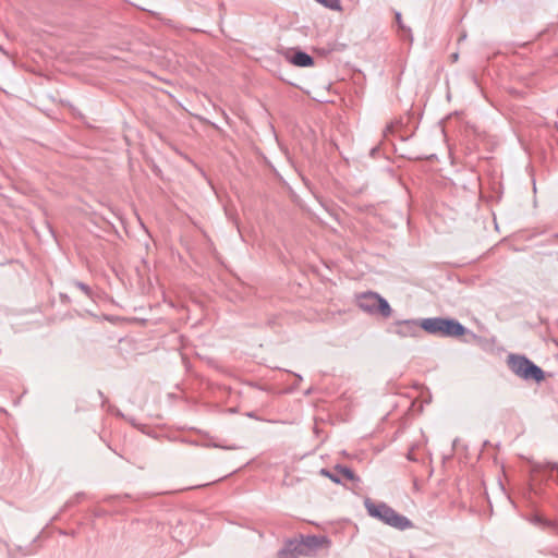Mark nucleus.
Masks as SVG:
<instances>
[{
	"label": "nucleus",
	"mask_w": 558,
	"mask_h": 558,
	"mask_svg": "<svg viewBox=\"0 0 558 558\" xmlns=\"http://www.w3.org/2000/svg\"><path fill=\"white\" fill-rule=\"evenodd\" d=\"M365 508L367 509V512L371 517L376 518L390 526L400 530L411 527V522L409 519L398 514L392 508H390L386 504H375L369 499H366Z\"/></svg>",
	"instance_id": "1"
},
{
	"label": "nucleus",
	"mask_w": 558,
	"mask_h": 558,
	"mask_svg": "<svg viewBox=\"0 0 558 558\" xmlns=\"http://www.w3.org/2000/svg\"><path fill=\"white\" fill-rule=\"evenodd\" d=\"M339 472L348 480L350 481H354L355 480V475L354 473L348 469V468H338Z\"/></svg>",
	"instance_id": "10"
},
{
	"label": "nucleus",
	"mask_w": 558,
	"mask_h": 558,
	"mask_svg": "<svg viewBox=\"0 0 558 558\" xmlns=\"http://www.w3.org/2000/svg\"><path fill=\"white\" fill-rule=\"evenodd\" d=\"M278 555L280 558H298L307 556V551L304 549L302 541H289Z\"/></svg>",
	"instance_id": "5"
},
{
	"label": "nucleus",
	"mask_w": 558,
	"mask_h": 558,
	"mask_svg": "<svg viewBox=\"0 0 558 558\" xmlns=\"http://www.w3.org/2000/svg\"><path fill=\"white\" fill-rule=\"evenodd\" d=\"M77 287L83 290L84 292H88V288L84 283H77Z\"/></svg>",
	"instance_id": "14"
},
{
	"label": "nucleus",
	"mask_w": 558,
	"mask_h": 558,
	"mask_svg": "<svg viewBox=\"0 0 558 558\" xmlns=\"http://www.w3.org/2000/svg\"><path fill=\"white\" fill-rule=\"evenodd\" d=\"M301 541L304 544V549L307 551V556H310L313 550H315L324 545L325 546L328 545V541L325 537L308 536Z\"/></svg>",
	"instance_id": "8"
},
{
	"label": "nucleus",
	"mask_w": 558,
	"mask_h": 558,
	"mask_svg": "<svg viewBox=\"0 0 558 558\" xmlns=\"http://www.w3.org/2000/svg\"><path fill=\"white\" fill-rule=\"evenodd\" d=\"M359 307L369 314H378L385 318L391 315V307L379 294L366 292L357 298Z\"/></svg>",
	"instance_id": "4"
},
{
	"label": "nucleus",
	"mask_w": 558,
	"mask_h": 558,
	"mask_svg": "<svg viewBox=\"0 0 558 558\" xmlns=\"http://www.w3.org/2000/svg\"><path fill=\"white\" fill-rule=\"evenodd\" d=\"M510 369L524 379L541 381L544 379V372L524 356L510 355L508 359Z\"/></svg>",
	"instance_id": "3"
},
{
	"label": "nucleus",
	"mask_w": 558,
	"mask_h": 558,
	"mask_svg": "<svg viewBox=\"0 0 558 558\" xmlns=\"http://www.w3.org/2000/svg\"><path fill=\"white\" fill-rule=\"evenodd\" d=\"M396 21H397V23H398V25H399V27H400L401 29H403V31H404V32H407V33H410V29H405V27H404V25H403V23H402L401 14H400L399 12H398V13H396Z\"/></svg>",
	"instance_id": "12"
},
{
	"label": "nucleus",
	"mask_w": 558,
	"mask_h": 558,
	"mask_svg": "<svg viewBox=\"0 0 558 558\" xmlns=\"http://www.w3.org/2000/svg\"><path fill=\"white\" fill-rule=\"evenodd\" d=\"M452 58H453V60H457V59H458V54H457V53H453V54H452Z\"/></svg>",
	"instance_id": "15"
},
{
	"label": "nucleus",
	"mask_w": 558,
	"mask_h": 558,
	"mask_svg": "<svg viewBox=\"0 0 558 558\" xmlns=\"http://www.w3.org/2000/svg\"><path fill=\"white\" fill-rule=\"evenodd\" d=\"M284 57L288 62H290L291 64H293L295 66L307 68V66H312L314 64L313 58L303 51H299V50L287 51L284 53Z\"/></svg>",
	"instance_id": "6"
},
{
	"label": "nucleus",
	"mask_w": 558,
	"mask_h": 558,
	"mask_svg": "<svg viewBox=\"0 0 558 558\" xmlns=\"http://www.w3.org/2000/svg\"><path fill=\"white\" fill-rule=\"evenodd\" d=\"M420 324L415 320H404L396 324V333L401 337H414L420 330Z\"/></svg>",
	"instance_id": "7"
},
{
	"label": "nucleus",
	"mask_w": 558,
	"mask_h": 558,
	"mask_svg": "<svg viewBox=\"0 0 558 558\" xmlns=\"http://www.w3.org/2000/svg\"><path fill=\"white\" fill-rule=\"evenodd\" d=\"M556 475L557 478H558V465H554L551 468V476Z\"/></svg>",
	"instance_id": "13"
},
{
	"label": "nucleus",
	"mask_w": 558,
	"mask_h": 558,
	"mask_svg": "<svg viewBox=\"0 0 558 558\" xmlns=\"http://www.w3.org/2000/svg\"><path fill=\"white\" fill-rule=\"evenodd\" d=\"M320 474L330 478L332 482L335 483H340V478L337 477L336 475L331 474L329 471H327L326 469H322L320 470Z\"/></svg>",
	"instance_id": "11"
},
{
	"label": "nucleus",
	"mask_w": 558,
	"mask_h": 558,
	"mask_svg": "<svg viewBox=\"0 0 558 558\" xmlns=\"http://www.w3.org/2000/svg\"><path fill=\"white\" fill-rule=\"evenodd\" d=\"M420 326L428 333L446 337H460L466 331L459 322L440 317L422 319Z\"/></svg>",
	"instance_id": "2"
},
{
	"label": "nucleus",
	"mask_w": 558,
	"mask_h": 558,
	"mask_svg": "<svg viewBox=\"0 0 558 558\" xmlns=\"http://www.w3.org/2000/svg\"><path fill=\"white\" fill-rule=\"evenodd\" d=\"M328 9L340 10V0H316Z\"/></svg>",
	"instance_id": "9"
}]
</instances>
